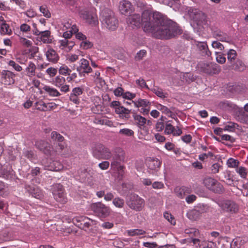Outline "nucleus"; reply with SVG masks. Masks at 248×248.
<instances>
[{
  "instance_id": "1",
  "label": "nucleus",
  "mask_w": 248,
  "mask_h": 248,
  "mask_svg": "<svg viewBox=\"0 0 248 248\" xmlns=\"http://www.w3.org/2000/svg\"><path fill=\"white\" fill-rule=\"evenodd\" d=\"M127 22L132 27H139L141 24L144 31L150 33L155 38L169 39L181 33L177 25L160 12L145 10L141 16L134 14L128 18Z\"/></svg>"
},
{
  "instance_id": "2",
  "label": "nucleus",
  "mask_w": 248,
  "mask_h": 248,
  "mask_svg": "<svg viewBox=\"0 0 248 248\" xmlns=\"http://www.w3.org/2000/svg\"><path fill=\"white\" fill-rule=\"evenodd\" d=\"M102 22L106 27L110 31L115 30L118 26V21L114 13L108 9H105L101 13Z\"/></svg>"
},
{
  "instance_id": "3",
  "label": "nucleus",
  "mask_w": 248,
  "mask_h": 248,
  "mask_svg": "<svg viewBox=\"0 0 248 248\" xmlns=\"http://www.w3.org/2000/svg\"><path fill=\"white\" fill-rule=\"evenodd\" d=\"M90 208L95 215L99 217L105 218L108 217L110 213V208L100 202L91 204Z\"/></svg>"
},
{
  "instance_id": "4",
  "label": "nucleus",
  "mask_w": 248,
  "mask_h": 248,
  "mask_svg": "<svg viewBox=\"0 0 248 248\" xmlns=\"http://www.w3.org/2000/svg\"><path fill=\"white\" fill-rule=\"evenodd\" d=\"M126 204L130 209L140 211L144 207V200L137 194H131Z\"/></svg>"
},
{
  "instance_id": "5",
  "label": "nucleus",
  "mask_w": 248,
  "mask_h": 248,
  "mask_svg": "<svg viewBox=\"0 0 248 248\" xmlns=\"http://www.w3.org/2000/svg\"><path fill=\"white\" fill-rule=\"evenodd\" d=\"M186 12L189 18L197 25H201L206 20L205 14L198 9L189 7Z\"/></svg>"
},
{
  "instance_id": "6",
  "label": "nucleus",
  "mask_w": 248,
  "mask_h": 248,
  "mask_svg": "<svg viewBox=\"0 0 248 248\" xmlns=\"http://www.w3.org/2000/svg\"><path fill=\"white\" fill-rule=\"evenodd\" d=\"M125 160V152L121 148H118L115 150L114 154L112 157V160L111 162V167L113 169L116 168L120 170H123V166L120 165L122 162Z\"/></svg>"
},
{
  "instance_id": "7",
  "label": "nucleus",
  "mask_w": 248,
  "mask_h": 248,
  "mask_svg": "<svg viewBox=\"0 0 248 248\" xmlns=\"http://www.w3.org/2000/svg\"><path fill=\"white\" fill-rule=\"evenodd\" d=\"M198 67L202 71L207 74H217L220 71L219 66L216 63H207L201 62Z\"/></svg>"
},
{
  "instance_id": "8",
  "label": "nucleus",
  "mask_w": 248,
  "mask_h": 248,
  "mask_svg": "<svg viewBox=\"0 0 248 248\" xmlns=\"http://www.w3.org/2000/svg\"><path fill=\"white\" fill-rule=\"evenodd\" d=\"M93 154L94 156L98 159L107 160L111 156V153L109 149L101 144L95 146Z\"/></svg>"
},
{
  "instance_id": "9",
  "label": "nucleus",
  "mask_w": 248,
  "mask_h": 248,
  "mask_svg": "<svg viewBox=\"0 0 248 248\" xmlns=\"http://www.w3.org/2000/svg\"><path fill=\"white\" fill-rule=\"evenodd\" d=\"M52 193L56 201L62 204L67 202V198L64 193V189L62 186L60 184L53 185Z\"/></svg>"
},
{
  "instance_id": "10",
  "label": "nucleus",
  "mask_w": 248,
  "mask_h": 248,
  "mask_svg": "<svg viewBox=\"0 0 248 248\" xmlns=\"http://www.w3.org/2000/svg\"><path fill=\"white\" fill-rule=\"evenodd\" d=\"M219 206L224 212L231 214L237 213L239 210L238 205L233 201L224 200L219 203Z\"/></svg>"
},
{
  "instance_id": "11",
  "label": "nucleus",
  "mask_w": 248,
  "mask_h": 248,
  "mask_svg": "<svg viewBox=\"0 0 248 248\" xmlns=\"http://www.w3.org/2000/svg\"><path fill=\"white\" fill-rule=\"evenodd\" d=\"M132 103L134 104L135 107L141 108L140 111L143 115H147L149 113L151 103L148 100L139 98L138 100L132 101Z\"/></svg>"
},
{
  "instance_id": "12",
  "label": "nucleus",
  "mask_w": 248,
  "mask_h": 248,
  "mask_svg": "<svg viewBox=\"0 0 248 248\" xmlns=\"http://www.w3.org/2000/svg\"><path fill=\"white\" fill-rule=\"evenodd\" d=\"M79 15L81 18L91 25H95L98 22L96 15L93 12L83 10Z\"/></svg>"
},
{
  "instance_id": "13",
  "label": "nucleus",
  "mask_w": 248,
  "mask_h": 248,
  "mask_svg": "<svg viewBox=\"0 0 248 248\" xmlns=\"http://www.w3.org/2000/svg\"><path fill=\"white\" fill-rule=\"evenodd\" d=\"M77 71L81 77H84L86 74L92 72V69L89 65V61L83 58L80 60L79 65L77 67Z\"/></svg>"
},
{
  "instance_id": "14",
  "label": "nucleus",
  "mask_w": 248,
  "mask_h": 248,
  "mask_svg": "<svg viewBox=\"0 0 248 248\" xmlns=\"http://www.w3.org/2000/svg\"><path fill=\"white\" fill-rule=\"evenodd\" d=\"M35 146L40 151L46 155H50L53 151V148L51 145L47 141L43 140L36 141Z\"/></svg>"
},
{
  "instance_id": "15",
  "label": "nucleus",
  "mask_w": 248,
  "mask_h": 248,
  "mask_svg": "<svg viewBox=\"0 0 248 248\" xmlns=\"http://www.w3.org/2000/svg\"><path fill=\"white\" fill-rule=\"evenodd\" d=\"M15 74L12 72L4 70L1 72V79L5 85H11L15 83Z\"/></svg>"
},
{
  "instance_id": "16",
  "label": "nucleus",
  "mask_w": 248,
  "mask_h": 248,
  "mask_svg": "<svg viewBox=\"0 0 248 248\" xmlns=\"http://www.w3.org/2000/svg\"><path fill=\"white\" fill-rule=\"evenodd\" d=\"M133 5L127 0H124L119 3V10L122 14L130 15L133 12Z\"/></svg>"
},
{
  "instance_id": "17",
  "label": "nucleus",
  "mask_w": 248,
  "mask_h": 248,
  "mask_svg": "<svg viewBox=\"0 0 248 248\" xmlns=\"http://www.w3.org/2000/svg\"><path fill=\"white\" fill-rule=\"evenodd\" d=\"M195 45L202 56L205 58H208L211 56V52L209 50L206 42H196Z\"/></svg>"
},
{
  "instance_id": "18",
  "label": "nucleus",
  "mask_w": 248,
  "mask_h": 248,
  "mask_svg": "<svg viewBox=\"0 0 248 248\" xmlns=\"http://www.w3.org/2000/svg\"><path fill=\"white\" fill-rule=\"evenodd\" d=\"M164 133L167 135L172 134L174 136H178L182 133V131L178 127L175 128L171 124L168 122L166 124L165 126Z\"/></svg>"
},
{
  "instance_id": "19",
  "label": "nucleus",
  "mask_w": 248,
  "mask_h": 248,
  "mask_svg": "<svg viewBox=\"0 0 248 248\" xmlns=\"http://www.w3.org/2000/svg\"><path fill=\"white\" fill-rule=\"evenodd\" d=\"M45 55L48 61L53 63H56L60 59V57L56 51L52 48H49L46 52Z\"/></svg>"
},
{
  "instance_id": "20",
  "label": "nucleus",
  "mask_w": 248,
  "mask_h": 248,
  "mask_svg": "<svg viewBox=\"0 0 248 248\" xmlns=\"http://www.w3.org/2000/svg\"><path fill=\"white\" fill-rule=\"evenodd\" d=\"M161 162L157 158L150 157L147 160L148 167L150 170H157L159 169Z\"/></svg>"
},
{
  "instance_id": "21",
  "label": "nucleus",
  "mask_w": 248,
  "mask_h": 248,
  "mask_svg": "<svg viewBox=\"0 0 248 248\" xmlns=\"http://www.w3.org/2000/svg\"><path fill=\"white\" fill-rule=\"evenodd\" d=\"M79 176L81 181L90 184L92 183V176L87 170H83L79 173Z\"/></svg>"
},
{
  "instance_id": "22",
  "label": "nucleus",
  "mask_w": 248,
  "mask_h": 248,
  "mask_svg": "<svg viewBox=\"0 0 248 248\" xmlns=\"http://www.w3.org/2000/svg\"><path fill=\"white\" fill-rule=\"evenodd\" d=\"M50 34V31L48 30L41 31L38 38L44 43L50 44L52 42Z\"/></svg>"
},
{
  "instance_id": "23",
  "label": "nucleus",
  "mask_w": 248,
  "mask_h": 248,
  "mask_svg": "<svg viewBox=\"0 0 248 248\" xmlns=\"http://www.w3.org/2000/svg\"><path fill=\"white\" fill-rule=\"evenodd\" d=\"M115 112L120 115L123 118L129 119L130 118V110L125 108L123 106H120L116 108Z\"/></svg>"
},
{
  "instance_id": "24",
  "label": "nucleus",
  "mask_w": 248,
  "mask_h": 248,
  "mask_svg": "<svg viewBox=\"0 0 248 248\" xmlns=\"http://www.w3.org/2000/svg\"><path fill=\"white\" fill-rule=\"evenodd\" d=\"M43 89L50 96L57 97L61 95L60 92L56 89L45 85Z\"/></svg>"
},
{
  "instance_id": "25",
  "label": "nucleus",
  "mask_w": 248,
  "mask_h": 248,
  "mask_svg": "<svg viewBox=\"0 0 248 248\" xmlns=\"http://www.w3.org/2000/svg\"><path fill=\"white\" fill-rule=\"evenodd\" d=\"M133 117L135 123L139 127L144 126L146 123L147 120L144 117L136 113H133Z\"/></svg>"
},
{
  "instance_id": "26",
  "label": "nucleus",
  "mask_w": 248,
  "mask_h": 248,
  "mask_svg": "<svg viewBox=\"0 0 248 248\" xmlns=\"http://www.w3.org/2000/svg\"><path fill=\"white\" fill-rule=\"evenodd\" d=\"M36 65L32 62H30L26 68V75L29 77H32L35 75Z\"/></svg>"
},
{
  "instance_id": "27",
  "label": "nucleus",
  "mask_w": 248,
  "mask_h": 248,
  "mask_svg": "<svg viewBox=\"0 0 248 248\" xmlns=\"http://www.w3.org/2000/svg\"><path fill=\"white\" fill-rule=\"evenodd\" d=\"M213 35L217 39L222 42H227L229 39L228 36L226 33L220 31H214Z\"/></svg>"
},
{
  "instance_id": "28",
  "label": "nucleus",
  "mask_w": 248,
  "mask_h": 248,
  "mask_svg": "<svg viewBox=\"0 0 248 248\" xmlns=\"http://www.w3.org/2000/svg\"><path fill=\"white\" fill-rule=\"evenodd\" d=\"M151 90L161 98H165L168 97V94L167 93L163 92V90L158 86H154L151 89Z\"/></svg>"
},
{
  "instance_id": "29",
  "label": "nucleus",
  "mask_w": 248,
  "mask_h": 248,
  "mask_svg": "<svg viewBox=\"0 0 248 248\" xmlns=\"http://www.w3.org/2000/svg\"><path fill=\"white\" fill-rule=\"evenodd\" d=\"M48 167V170H50L57 171L62 169V166L59 161H52L50 162Z\"/></svg>"
},
{
  "instance_id": "30",
  "label": "nucleus",
  "mask_w": 248,
  "mask_h": 248,
  "mask_svg": "<svg viewBox=\"0 0 248 248\" xmlns=\"http://www.w3.org/2000/svg\"><path fill=\"white\" fill-rule=\"evenodd\" d=\"M31 194L33 197L38 199H42L44 196L43 192L37 187H33L31 189Z\"/></svg>"
},
{
  "instance_id": "31",
  "label": "nucleus",
  "mask_w": 248,
  "mask_h": 248,
  "mask_svg": "<svg viewBox=\"0 0 248 248\" xmlns=\"http://www.w3.org/2000/svg\"><path fill=\"white\" fill-rule=\"evenodd\" d=\"M0 32L2 35H10L12 34V31L8 24L3 23L0 24Z\"/></svg>"
},
{
  "instance_id": "32",
  "label": "nucleus",
  "mask_w": 248,
  "mask_h": 248,
  "mask_svg": "<svg viewBox=\"0 0 248 248\" xmlns=\"http://www.w3.org/2000/svg\"><path fill=\"white\" fill-rule=\"evenodd\" d=\"M232 66L234 70L238 71L243 70L245 67L244 63L240 59H237L235 62H233Z\"/></svg>"
},
{
  "instance_id": "33",
  "label": "nucleus",
  "mask_w": 248,
  "mask_h": 248,
  "mask_svg": "<svg viewBox=\"0 0 248 248\" xmlns=\"http://www.w3.org/2000/svg\"><path fill=\"white\" fill-rule=\"evenodd\" d=\"M65 78L62 76H57L53 80V83L57 87H60L65 84Z\"/></svg>"
},
{
  "instance_id": "34",
  "label": "nucleus",
  "mask_w": 248,
  "mask_h": 248,
  "mask_svg": "<svg viewBox=\"0 0 248 248\" xmlns=\"http://www.w3.org/2000/svg\"><path fill=\"white\" fill-rule=\"evenodd\" d=\"M216 180L211 177L205 178L203 180V184L204 186L211 190L213 185L216 182Z\"/></svg>"
},
{
  "instance_id": "35",
  "label": "nucleus",
  "mask_w": 248,
  "mask_h": 248,
  "mask_svg": "<svg viewBox=\"0 0 248 248\" xmlns=\"http://www.w3.org/2000/svg\"><path fill=\"white\" fill-rule=\"evenodd\" d=\"M200 216V213L196 209H193L187 213V217L190 219L196 220Z\"/></svg>"
},
{
  "instance_id": "36",
  "label": "nucleus",
  "mask_w": 248,
  "mask_h": 248,
  "mask_svg": "<svg viewBox=\"0 0 248 248\" xmlns=\"http://www.w3.org/2000/svg\"><path fill=\"white\" fill-rule=\"evenodd\" d=\"M146 233V232L141 229H133L127 231V234L130 236L142 235Z\"/></svg>"
},
{
  "instance_id": "37",
  "label": "nucleus",
  "mask_w": 248,
  "mask_h": 248,
  "mask_svg": "<svg viewBox=\"0 0 248 248\" xmlns=\"http://www.w3.org/2000/svg\"><path fill=\"white\" fill-rule=\"evenodd\" d=\"M211 191L217 193H221L223 192L224 189L223 186L216 181L215 184L213 185Z\"/></svg>"
},
{
  "instance_id": "38",
  "label": "nucleus",
  "mask_w": 248,
  "mask_h": 248,
  "mask_svg": "<svg viewBox=\"0 0 248 248\" xmlns=\"http://www.w3.org/2000/svg\"><path fill=\"white\" fill-rule=\"evenodd\" d=\"M237 56V53L233 49H230L227 52V59L231 63L234 62Z\"/></svg>"
},
{
  "instance_id": "39",
  "label": "nucleus",
  "mask_w": 248,
  "mask_h": 248,
  "mask_svg": "<svg viewBox=\"0 0 248 248\" xmlns=\"http://www.w3.org/2000/svg\"><path fill=\"white\" fill-rule=\"evenodd\" d=\"M186 188L185 187H176L175 189V192L177 196L180 198H183L186 195Z\"/></svg>"
},
{
  "instance_id": "40",
  "label": "nucleus",
  "mask_w": 248,
  "mask_h": 248,
  "mask_svg": "<svg viewBox=\"0 0 248 248\" xmlns=\"http://www.w3.org/2000/svg\"><path fill=\"white\" fill-rule=\"evenodd\" d=\"M157 108L158 110L161 111L162 113L167 115L168 116L173 118L172 116V112L166 106H163L161 104H158L157 106Z\"/></svg>"
},
{
  "instance_id": "41",
  "label": "nucleus",
  "mask_w": 248,
  "mask_h": 248,
  "mask_svg": "<svg viewBox=\"0 0 248 248\" xmlns=\"http://www.w3.org/2000/svg\"><path fill=\"white\" fill-rule=\"evenodd\" d=\"M51 138L55 141L62 142L64 140V137L56 131H53L51 134Z\"/></svg>"
},
{
  "instance_id": "42",
  "label": "nucleus",
  "mask_w": 248,
  "mask_h": 248,
  "mask_svg": "<svg viewBox=\"0 0 248 248\" xmlns=\"http://www.w3.org/2000/svg\"><path fill=\"white\" fill-rule=\"evenodd\" d=\"M8 186L3 182L0 181V196L4 197L8 193Z\"/></svg>"
},
{
  "instance_id": "43",
  "label": "nucleus",
  "mask_w": 248,
  "mask_h": 248,
  "mask_svg": "<svg viewBox=\"0 0 248 248\" xmlns=\"http://www.w3.org/2000/svg\"><path fill=\"white\" fill-rule=\"evenodd\" d=\"M113 204L118 208H122L124 204V200L119 197H116L113 200Z\"/></svg>"
},
{
  "instance_id": "44",
  "label": "nucleus",
  "mask_w": 248,
  "mask_h": 248,
  "mask_svg": "<svg viewBox=\"0 0 248 248\" xmlns=\"http://www.w3.org/2000/svg\"><path fill=\"white\" fill-rule=\"evenodd\" d=\"M71 72V70L65 65H62L59 69V74L62 75H70Z\"/></svg>"
},
{
  "instance_id": "45",
  "label": "nucleus",
  "mask_w": 248,
  "mask_h": 248,
  "mask_svg": "<svg viewBox=\"0 0 248 248\" xmlns=\"http://www.w3.org/2000/svg\"><path fill=\"white\" fill-rule=\"evenodd\" d=\"M239 162L236 160L232 158H230L227 162V165L228 167L235 168L237 167L239 165Z\"/></svg>"
},
{
  "instance_id": "46",
  "label": "nucleus",
  "mask_w": 248,
  "mask_h": 248,
  "mask_svg": "<svg viewBox=\"0 0 248 248\" xmlns=\"http://www.w3.org/2000/svg\"><path fill=\"white\" fill-rule=\"evenodd\" d=\"M198 245L200 247H202V248H215L216 246V244L212 241H203L200 244H198Z\"/></svg>"
},
{
  "instance_id": "47",
  "label": "nucleus",
  "mask_w": 248,
  "mask_h": 248,
  "mask_svg": "<svg viewBox=\"0 0 248 248\" xmlns=\"http://www.w3.org/2000/svg\"><path fill=\"white\" fill-rule=\"evenodd\" d=\"M119 133L125 136H132L134 134V131L128 128H124L120 129Z\"/></svg>"
},
{
  "instance_id": "48",
  "label": "nucleus",
  "mask_w": 248,
  "mask_h": 248,
  "mask_svg": "<svg viewBox=\"0 0 248 248\" xmlns=\"http://www.w3.org/2000/svg\"><path fill=\"white\" fill-rule=\"evenodd\" d=\"M47 104L43 101H39L36 103V108L37 109L41 111H47Z\"/></svg>"
},
{
  "instance_id": "49",
  "label": "nucleus",
  "mask_w": 248,
  "mask_h": 248,
  "mask_svg": "<svg viewBox=\"0 0 248 248\" xmlns=\"http://www.w3.org/2000/svg\"><path fill=\"white\" fill-rule=\"evenodd\" d=\"M232 90L238 93H243L246 91V87L243 85H234L232 86Z\"/></svg>"
},
{
  "instance_id": "50",
  "label": "nucleus",
  "mask_w": 248,
  "mask_h": 248,
  "mask_svg": "<svg viewBox=\"0 0 248 248\" xmlns=\"http://www.w3.org/2000/svg\"><path fill=\"white\" fill-rule=\"evenodd\" d=\"M40 11L43 14V16L47 18H49L51 16L50 12L45 5H42L40 7Z\"/></svg>"
},
{
  "instance_id": "51",
  "label": "nucleus",
  "mask_w": 248,
  "mask_h": 248,
  "mask_svg": "<svg viewBox=\"0 0 248 248\" xmlns=\"http://www.w3.org/2000/svg\"><path fill=\"white\" fill-rule=\"evenodd\" d=\"M80 46L83 49H87L91 48L93 46V45L91 42L86 39L83 40L82 42H81Z\"/></svg>"
},
{
  "instance_id": "52",
  "label": "nucleus",
  "mask_w": 248,
  "mask_h": 248,
  "mask_svg": "<svg viewBox=\"0 0 248 248\" xmlns=\"http://www.w3.org/2000/svg\"><path fill=\"white\" fill-rule=\"evenodd\" d=\"M8 65L13 67L15 70L18 72H20L22 70V67L13 60H10L8 62Z\"/></svg>"
},
{
  "instance_id": "53",
  "label": "nucleus",
  "mask_w": 248,
  "mask_h": 248,
  "mask_svg": "<svg viewBox=\"0 0 248 248\" xmlns=\"http://www.w3.org/2000/svg\"><path fill=\"white\" fill-rule=\"evenodd\" d=\"M136 83L141 88H146L149 90V88L147 85L145 81L143 79H139L136 80Z\"/></svg>"
},
{
  "instance_id": "54",
  "label": "nucleus",
  "mask_w": 248,
  "mask_h": 248,
  "mask_svg": "<svg viewBox=\"0 0 248 248\" xmlns=\"http://www.w3.org/2000/svg\"><path fill=\"white\" fill-rule=\"evenodd\" d=\"M146 55V51L145 50H141L138 52L135 56V59L136 61H140Z\"/></svg>"
},
{
  "instance_id": "55",
  "label": "nucleus",
  "mask_w": 248,
  "mask_h": 248,
  "mask_svg": "<svg viewBox=\"0 0 248 248\" xmlns=\"http://www.w3.org/2000/svg\"><path fill=\"white\" fill-rule=\"evenodd\" d=\"M216 54L217 55V61L218 63L221 64L224 63L226 62V58L224 56H223L222 54H221L220 53L216 52Z\"/></svg>"
},
{
  "instance_id": "56",
  "label": "nucleus",
  "mask_w": 248,
  "mask_h": 248,
  "mask_svg": "<svg viewBox=\"0 0 248 248\" xmlns=\"http://www.w3.org/2000/svg\"><path fill=\"white\" fill-rule=\"evenodd\" d=\"M46 73L50 77H53L57 74V69L53 67H49L46 69Z\"/></svg>"
},
{
  "instance_id": "57",
  "label": "nucleus",
  "mask_w": 248,
  "mask_h": 248,
  "mask_svg": "<svg viewBox=\"0 0 248 248\" xmlns=\"http://www.w3.org/2000/svg\"><path fill=\"white\" fill-rule=\"evenodd\" d=\"M164 217L171 224L174 225L175 224V221L170 214L168 212H166L164 214Z\"/></svg>"
},
{
  "instance_id": "58",
  "label": "nucleus",
  "mask_w": 248,
  "mask_h": 248,
  "mask_svg": "<svg viewBox=\"0 0 248 248\" xmlns=\"http://www.w3.org/2000/svg\"><path fill=\"white\" fill-rule=\"evenodd\" d=\"M83 93V89L80 87L74 88L72 91L71 94L78 96Z\"/></svg>"
},
{
  "instance_id": "59",
  "label": "nucleus",
  "mask_w": 248,
  "mask_h": 248,
  "mask_svg": "<svg viewBox=\"0 0 248 248\" xmlns=\"http://www.w3.org/2000/svg\"><path fill=\"white\" fill-rule=\"evenodd\" d=\"M212 46L213 48H217L220 50H222L223 49H224L223 45L217 41H215L212 42Z\"/></svg>"
},
{
  "instance_id": "60",
  "label": "nucleus",
  "mask_w": 248,
  "mask_h": 248,
  "mask_svg": "<svg viewBox=\"0 0 248 248\" xmlns=\"http://www.w3.org/2000/svg\"><path fill=\"white\" fill-rule=\"evenodd\" d=\"M20 42L24 46L26 47H30L31 46L32 43L31 41L27 40L25 38H20Z\"/></svg>"
},
{
  "instance_id": "61",
  "label": "nucleus",
  "mask_w": 248,
  "mask_h": 248,
  "mask_svg": "<svg viewBox=\"0 0 248 248\" xmlns=\"http://www.w3.org/2000/svg\"><path fill=\"white\" fill-rule=\"evenodd\" d=\"M237 172L240 174L241 177L243 178H245L246 177L247 171L245 167H240L237 170Z\"/></svg>"
},
{
  "instance_id": "62",
  "label": "nucleus",
  "mask_w": 248,
  "mask_h": 248,
  "mask_svg": "<svg viewBox=\"0 0 248 248\" xmlns=\"http://www.w3.org/2000/svg\"><path fill=\"white\" fill-rule=\"evenodd\" d=\"M155 128L158 132L162 131L165 128L164 123L162 122H157L155 124Z\"/></svg>"
},
{
  "instance_id": "63",
  "label": "nucleus",
  "mask_w": 248,
  "mask_h": 248,
  "mask_svg": "<svg viewBox=\"0 0 248 248\" xmlns=\"http://www.w3.org/2000/svg\"><path fill=\"white\" fill-rule=\"evenodd\" d=\"M136 94L135 93H132L130 92L124 93V94L123 95V97L124 98L130 100L134 98Z\"/></svg>"
},
{
  "instance_id": "64",
  "label": "nucleus",
  "mask_w": 248,
  "mask_h": 248,
  "mask_svg": "<svg viewBox=\"0 0 248 248\" xmlns=\"http://www.w3.org/2000/svg\"><path fill=\"white\" fill-rule=\"evenodd\" d=\"M152 187L154 189H161L164 187V186L163 183L156 181L152 184Z\"/></svg>"
}]
</instances>
